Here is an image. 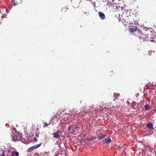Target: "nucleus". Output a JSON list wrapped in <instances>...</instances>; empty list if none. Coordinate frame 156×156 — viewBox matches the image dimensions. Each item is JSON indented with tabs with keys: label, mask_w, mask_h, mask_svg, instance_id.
<instances>
[{
	"label": "nucleus",
	"mask_w": 156,
	"mask_h": 156,
	"mask_svg": "<svg viewBox=\"0 0 156 156\" xmlns=\"http://www.w3.org/2000/svg\"><path fill=\"white\" fill-rule=\"evenodd\" d=\"M152 32L150 31H146L144 34V38L147 41H151L152 40V37L153 35L152 34Z\"/></svg>",
	"instance_id": "f257e3e1"
},
{
	"label": "nucleus",
	"mask_w": 156,
	"mask_h": 156,
	"mask_svg": "<svg viewBox=\"0 0 156 156\" xmlns=\"http://www.w3.org/2000/svg\"><path fill=\"white\" fill-rule=\"evenodd\" d=\"M77 127L76 126L73 125L69 126L68 128V130L69 131V133L74 134L75 130L77 129Z\"/></svg>",
	"instance_id": "f03ea898"
},
{
	"label": "nucleus",
	"mask_w": 156,
	"mask_h": 156,
	"mask_svg": "<svg viewBox=\"0 0 156 156\" xmlns=\"http://www.w3.org/2000/svg\"><path fill=\"white\" fill-rule=\"evenodd\" d=\"M132 107L134 109L139 110L140 109L141 105L140 106L139 103L133 102L132 104Z\"/></svg>",
	"instance_id": "7ed1b4c3"
},
{
	"label": "nucleus",
	"mask_w": 156,
	"mask_h": 156,
	"mask_svg": "<svg viewBox=\"0 0 156 156\" xmlns=\"http://www.w3.org/2000/svg\"><path fill=\"white\" fill-rule=\"evenodd\" d=\"M61 132L60 130H58L57 132L55 133H54L51 134V135L53 136V137L56 139H58L60 138L59 134Z\"/></svg>",
	"instance_id": "20e7f679"
},
{
	"label": "nucleus",
	"mask_w": 156,
	"mask_h": 156,
	"mask_svg": "<svg viewBox=\"0 0 156 156\" xmlns=\"http://www.w3.org/2000/svg\"><path fill=\"white\" fill-rule=\"evenodd\" d=\"M130 31L132 33H135L136 32L137 29L135 26H130Z\"/></svg>",
	"instance_id": "39448f33"
},
{
	"label": "nucleus",
	"mask_w": 156,
	"mask_h": 156,
	"mask_svg": "<svg viewBox=\"0 0 156 156\" xmlns=\"http://www.w3.org/2000/svg\"><path fill=\"white\" fill-rule=\"evenodd\" d=\"M153 124L151 122H149L148 123L146 124V125L148 130L151 129H153L154 128H153Z\"/></svg>",
	"instance_id": "423d86ee"
},
{
	"label": "nucleus",
	"mask_w": 156,
	"mask_h": 156,
	"mask_svg": "<svg viewBox=\"0 0 156 156\" xmlns=\"http://www.w3.org/2000/svg\"><path fill=\"white\" fill-rule=\"evenodd\" d=\"M41 145V143H40L39 144H37L31 147L30 148L31 149L32 151L34 150L35 149H36L38 147H39Z\"/></svg>",
	"instance_id": "0eeeda50"
},
{
	"label": "nucleus",
	"mask_w": 156,
	"mask_h": 156,
	"mask_svg": "<svg viewBox=\"0 0 156 156\" xmlns=\"http://www.w3.org/2000/svg\"><path fill=\"white\" fill-rule=\"evenodd\" d=\"M19 153L16 151H13L11 153V156H19Z\"/></svg>",
	"instance_id": "6e6552de"
},
{
	"label": "nucleus",
	"mask_w": 156,
	"mask_h": 156,
	"mask_svg": "<svg viewBox=\"0 0 156 156\" xmlns=\"http://www.w3.org/2000/svg\"><path fill=\"white\" fill-rule=\"evenodd\" d=\"M98 14L100 17L101 18V19L102 20L104 19L105 16V14L101 12H98Z\"/></svg>",
	"instance_id": "1a4fd4ad"
},
{
	"label": "nucleus",
	"mask_w": 156,
	"mask_h": 156,
	"mask_svg": "<svg viewBox=\"0 0 156 156\" xmlns=\"http://www.w3.org/2000/svg\"><path fill=\"white\" fill-rule=\"evenodd\" d=\"M20 0H13V5L15 6L20 3Z\"/></svg>",
	"instance_id": "9d476101"
},
{
	"label": "nucleus",
	"mask_w": 156,
	"mask_h": 156,
	"mask_svg": "<svg viewBox=\"0 0 156 156\" xmlns=\"http://www.w3.org/2000/svg\"><path fill=\"white\" fill-rule=\"evenodd\" d=\"M119 96V93H114V99L113 100H115V99H118Z\"/></svg>",
	"instance_id": "9b49d317"
},
{
	"label": "nucleus",
	"mask_w": 156,
	"mask_h": 156,
	"mask_svg": "<svg viewBox=\"0 0 156 156\" xmlns=\"http://www.w3.org/2000/svg\"><path fill=\"white\" fill-rule=\"evenodd\" d=\"M106 136V134H100L98 135V138H103Z\"/></svg>",
	"instance_id": "f8f14e48"
},
{
	"label": "nucleus",
	"mask_w": 156,
	"mask_h": 156,
	"mask_svg": "<svg viewBox=\"0 0 156 156\" xmlns=\"http://www.w3.org/2000/svg\"><path fill=\"white\" fill-rule=\"evenodd\" d=\"M152 40L151 41H153L156 43V36L154 35L152 36Z\"/></svg>",
	"instance_id": "ddd939ff"
},
{
	"label": "nucleus",
	"mask_w": 156,
	"mask_h": 156,
	"mask_svg": "<svg viewBox=\"0 0 156 156\" xmlns=\"http://www.w3.org/2000/svg\"><path fill=\"white\" fill-rule=\"evenodd\" d=\"M106 143L109 144L111 142V139L110 137H108L107 138L105 139Z\"/></svg>",
	"instance_id": "4468645a"
},
{
	"label": "nucleus",
	"mask_w": 156,
	"mask_h": 156,
	"mask_svg": "<svg viewBox=\"0 0 156 156\" xmlns=\"http://www.w3.org/2000/svg\"><path fill=\"white\" fill-rule=\"evenodd\" d=\"M150 108V107L148 105H146L145 106V109L147 110H148Z\"/></svg>",
	"instance_id": "2eb2a0df"
},
{
	"label": "nucleus",
	"mask_w": 156,
	"mask_h": 156,
	"mask_svg": "<svg viewBox=\"0 0 156 156\" xmlns=\"http://www.w3.org/2000/svg\"><path fill=\"white\" fill-rule=\"evenodd\" d=\"M43 123L44 124V127H45L46 126H47L48 125V124L46 123L45 122H44V121H43Z\"/></svg>",
	"instance_id": "dca6fc26"
},
{
	"label": "nucleus",
	"mask_w": 156,
	"mask_h": 156,
	"mask_svg": "<svg viewBox=\"0 0 156 156\" xmlns=\"http://www.w3.org/2000/svg\"><path fill=\"white\" fill-rule=\"evenodd\" d=\"M32 151V149H31L30 148H28L27 150V152L28 153H29L30 152H31V151Z\"/></svg>",
	"instance_id": "f3484780"
},
{
	"label": "nucleus",
	"mask_w": 156,
	"mask_h": 156,
	"mask_svg": "<svg viewBox=\"0 0 156 156\" xmlns=\"http://www.w3.org/2000/svg\"><path fill=\"white\" fill-rule=\"evenodd\" d=\"M91 140V139H87V138H86L84 139V140L85 141H87V142H89L90 140Z\"/></svg>",
	"instance_id": "a211bd4d"
},
{
	"label": "nucleus",
	"mask_w": 156,
	"mask_h": 156,
	"mask_svg": "<svg viewBox=\"0 0 156 156\" xmlns=\"http://www.w3.org/2000/svg\"><path fill=\"white\" fill-rule=\"evenodd\" d=\"M113 72L112 71H110L109 72V75L111 76H112V75H113Z\"/></svg>",
	"instance_id": "6ab92c4d"
},
{
	"label": "nucleus",
	"mask_w": 156,
	"mask_h": 156,
	"mask_svg": "<svg viewBox=\"0 0 156 156\" xmlns=\"http://www.w3.org/2000/svg\"><path fill=\"white\" fill-rule=\"evenodd\" d=\"M37 138H36V137H34V139H33V141L34 142H36L37 141Z\"/></svg>",
	"instance_id": "aec40b11"
},
{
	"label": "nucleus",
	"mask_w": 156,
	"mask_h": 156,
	"mask_svg": "<svg viewBox=\"0 0 156 156\" xmlns=\"http://www.w3.org/2000/svg\"><path fill=\"white\" fill-rule=\"evenodd\" d=\"M96 138V137H95L94 138V137H92L90 139H91V140H93V139H95Z\"/></svg>",
	"instance_id": "412c9836"
},
{
	"label": "nucleus",
	"mask_w": 156,
	"mask_h": 156,
	"mask_svg": "<svg viewBox=\"0 0 156 156\" xmlns=\"http://www.w3.org/2000/svg\"><path fill=\"white\" fill-rule=\"evenodd\" d=\"M103 142L104 143H106L105 139L104 140H103Z\"/></svg>",
	"instance_id": "4be33fe9"
},
{
	"label": "nucleus",
	"mask_w": 156,
	"mask_h": 156,
	"mask_svg": "<svg viewBox=\"0 0 156 156\" xmlns=\"http://www.w3.org/2000/svg\"><path fill=\"white\" fill-rule=\"evenodd\" d=\"M138 32H141V30H140L139 29V30H138Z\"/></svg>",
	"instance_id": "5701e85b"
},
{
	"label": "nucleus",
	"mask_w": 156,
	"mask_h": 156,
	"mask_svg": "<svg viewBox=\"0 0 156 156\" xmlns=\"http://www.w3.org/2000/svg\"><path fill=\"white\" fill-rule=\"evenodd\" d=\"M36 135H37V137H38V135H37V134H36Z\"/></svg>",
	"instance_id": "b1692460"
}]
</instances>
